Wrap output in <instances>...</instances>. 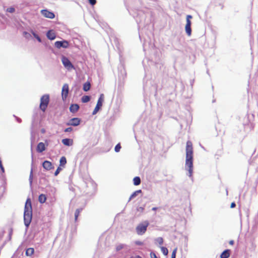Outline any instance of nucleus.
<instances>
[{
    "label": "nucleus",
    "mask_w": 258,
    "mask_h": 258,
    "mask_svg": "<svg viewBox=\"0 0 258 258\" xmlns=\"http://www.w3.org/2000/svg\"><path fill=\"white\" fill-rule=\"evenodd\" d=\"M32 34L33 35V36L37 39V40L39 41V42H41V38H40V37L37 35L35 33H34V32H32Z\"/></svg>",
    "instance_id": "obj_30"
},
{
    "label": "nucleus",
    "mask_w": 258,
    "mask_h": 258,
    "mask_svg": "<svg viewBox=\"0 0 258 258\" xmlns=\"http://www.w3.org/2000/svg\"><path fill=\"white\" fill-rule=\"evenodd\" d=\"M230 255V250H225L220 255V258H228Z\"/></svg>",
    "instance_id": "obj_17"
},
{
    "label": "nucleus",
    "mask_w": 258,
    "mask_h": 258,
    "mask_svg": "<svg viewBox=\"0 0 258 258\" xmlns=\"http://www.w3.org/2000/svg\"><path fill=\"white\" fill-rule=\"evenodd\" d=\"M42 166L43 167L47 170H50L53 168L52 163L50 161L47 160L44 161L42 164Z\"/></svg>",
    "instance_id": "obj_13"
},
{
    "label": "nucleus",
    "mask_w": 258,
    "mask_h": 258,
    "mask_svg": "<svg viewBox=\"0 0 258 258\" xmlns=\"http://www.w3.org/2000/svg\"><path fill=\"white\" fill-rule=\"evenodd\" d=\"M72 131H73V128H72V127H67V128H66L64 130V132H72Z\"/></svg>",
    "instance_id": "obj_34"
},
{
    "label": "nucleus",
    "mask_w": 258,
    "mask_h": 258,
    "mask_svg": "<svg viewBox=\"0 0 258 258\" xmlns=\"http://www.w3.org/2000/svg\"><path fill=\"white\" fill-rule=\"evenodd\" d=\"M88 1L92 6H94L96 4V0H88Z\"/></svg>",
    "instance_id": "obj_33"
},
{
    "label": "nucleus",
    "mask_w": 258,
    "mask_h": 258,
    "mask_svg": "<svg viewBox=\"0 0 258 258\" xmlns=\"http://www.w3.org/2000/svg\"><path fill=\"white\" fill-rule=\"evenodd\" d=\"M104 100V95L103 94L100 95L98 100L95 108L93 111V114H95L102 106V103Z\"/></svg>",
    "instance_id": "obj_6"
},
{
    "label": "nucleus",
    "mask_w": 258,
    "mask_h": 258,
    "mask_svg": "<svg viewBox=\"0 0 258 258\" xmlns=\"http://www.w3.org/2000/svg\"><path fill=\"white\" fill-rule=\"evenodd\" d=\"M79 109V106L77 104H72L70 107V110L72 113L76 112Z\"/></svg>",
    "instance_id": "obj_16"
},
{
    "label": "nucleus",
    "mask_w": 258,
    "mask_h": 258,
    "mask_svg": "<svg viewBox=\"0 0 258 258\" xmlns=\"http://www.w3.org/2000/svg\"><path fill=\"white\" fill-rule=\"evenodd\" d=\"M41 14L45 17L53 19L54 18L55 15L53 13L48 11L47 10H42L41 11Z\"/></svg>",
    "instance_id": "obj_11"
},
{
    "label": "nucleus",
    "mask_w": 258,
    "mask_h": 258,
    "mask_svg": "<svg viewBox=\"0 0 258 258\" xmlns=\"http://www.w3.org/2000/svg\"><path fill=\"white\" fill-rule=\"evenodd\" d=\"M123 247H124L123 244H120L116 246V251H119V250L122 249V248H123Z\"/></svg>",
    "instance_id": "obj_28"
},
{
    "label": "nucleus",
    "mask_w": 258,
    "mask_h": 258,
    "mask_svg": "<svg viewBox=\"0 0 258 258\" xmlns=\"http://www.w3.org/2000/svg\"><path fill=\"white\" fill-rule=\"evenodd\" d=\"M49 102V96L48 94L43 95L40 98V109L44 112Z\"/></svg>",
    "instance_id": "obj_4"
},
{
    "label": "nucleus",
    "mask_w": 258,
    "mask_h": 258,
    "mask_svg": "<svg viewBox=\"0 0 258 258\" xmlns=\"http://www.w3.org/2000/svg\"><path fill=\"white\" fill-rule=\"evenodd\" d=\"M130 258H142V257L139 255H136V256H131Z\"/></svg>",
    "instance_id": "obj_41"
},
{
    "label": "nucleus",
    "mask_w": 258,
    "mask_h": 258,
    "mask_svg": "<svg viewBox=\"0 0 258 258\" xmlns=\"http://www.w3.org/2000/svg\"><path fill=\"white\" fill-rule=\"evenodd\" d=\"M46 200V197L45 195L41 194L39 196L38 201L40 203L43 204V203H45Z\"/></svg>",
    "instance_id": "obj_18"
},
{
    "label": "nucleus",
    "mask_w": 258,
    "mask_h": 258,
    "mask_svg": "<svg viewBox=\"0 0 258 258\" xmlns=\"http://www.w3.org/2000/svg\"><path fill=\"white\" fill-rule=\"evenodd\" d=\"M161 251H162V253L165 255H167V254L168 253V249L166 247H163V246L161 247Z\"/></svg>",
    "instance_id": "obj_25"
},
{
    "label": "nucleus",
    "mask_w": 258,
    "mask_h": 258,
    "mask_svg": "<svg viewBox=\"0 0 258 258\" xmlns=\"http://www.w3.org/2000/svg\"><path fill=\"white\" fill-rule=\"evenodd\" d=\"M61 61L64 67L67 69L71 70L74 68L73 65L67 57L62 56Z\"/></svg>",
    "instance_id": "obj_7"
},
{
    "label": "nucleus",
    "mask_w": 258,
    "mask_h": 258,
    "mask_svg": "<svg viewBox=\"0 0 258 258\" xmlns=\"http://www.w3.org/2000/svg\"><path fill=\"white\" fill-rule=\"evenodd\" d=\"M34 252V249L33 248H28L26 249V255L27 256H31Z\"/></svg>",
    "instance_id": "obj_20"
},
{
    "label": "nucleus",
    "mask_w": 258,
    "mask_h": 258,
    "mask_svg": "<svg viewBox=\"0 0 258 258\" xmlns=\"http://www.w3.org/2000/svg\"><path fill=\"white\" fill-rule=\"evenodd\" d=\"M32 216L31 201L30 198L26 200L24 213V220L25 225L28 227L31 221Z\"/></svg>",
    "instance_id": "obj_2"
},
{
    "label": "nucleus",
    "mask_w": 258,
    "mask_h": 258,
    "mask_svg": "<svg viewBox=\"0 0 258 258\" xmlns=\"http://www.w3.org/2000/svg\"><path fill=\"white\" fill-rule=\"evenodd\" d=\"M30 182H32V171H31L30 175Z\"/></svg>",
    "instance_id": "obj_40"
},
{
    "label": "nucleus",
    "mask_w": 258,
    "mask_h": 258,
    "mask_svg": "<svg viewBox=\"0 0 258 258\" xmlns=\"http://www.w3.org/2000/svg\"><path fill=\"white\" fill-rule=\"evenodd\" d=\"M69 87L67 84H64L62 88L61 97L63 101L66 100L69 94Z\"/></svg>",
    "instance_id": "obj_9"
},
{
    "label": "nucleus",
    "mask_w": 258,
    "mask_h": 258,
    "mask_svg": "<svg viewBox=\"0 0 258 258\" xmlns=\"http://www.w3.org/2000/svg\"><path fill=\"white\" fill-rule=\"evenodd\" d=\"M158 241L159 243L160 244H162L163 242V238L161 237H160L158 239Z\"/></svg>",
    "instance_id": "obj_38"
},
{
    "label": "nucleus",
    "mask_w": 258,
    "mask_h": 258,
    "mask_svg": "<svg viewBox=\"0 0 258 258\" xmlns=\"http://www.w3.org/2000/svg\"><path fill=\"white\" fill-rule=\"evenodd\" d=\"M150 256H151V258H157L156 254L153 252H151L150 253Z\"/></svg>",
    "instance_id": "obj_35"
},
{
    "label": "nucleus",
    "mask_w": 258,
    "mask_h": 258,
    "mask_svg": "<svg viewBox=\"0 0 258 258\" xmlns=\"http://www.w3.org/2000/svg\"><path fill=\"white\" fill-rule=\"evenodd\" d=\"M236 206V204L234 202H232L231 204V205H230V208H235Z\"/></svg>",
    "instance_id": "obj_39"
},
{
    "label": "nucleus",
    "mask_w": 258,
    "mask_h": 258,
    "mask_svg": "<svg viewBox=\"0 0 258 258\" xmlns=\"http://www.w3.org/2000/svg\"><path fill=\"white\" fill-rule=\"evenodd\" d=\"M81 119L78 117H75L71 119L67 123V125L78 126L80 124Z\"/></svg>",
    "instance_id": "obj_10"
},
{
    "label": "nucleus",
    "mask_w": 258,
    "mask_h": 258,
    "mask_svg": "<svg viewBox=\"0 0 258 258\" xmlns=\"http://www.w3.org/2000/svg\"><path fill=\"white\" fill-rule=\"evenodd\" d=\"M120 149H121L120 144L119 143H118L115 146L114 150L116 152H118L120 151Z\"/></svg>",
    "instance_id": "obj_26"
},
{
    "label": "nucleus",
    "mask_w": 258,
    "mask_h": 258,
    "mask_svg": "<svg viewBox=\"0 0 258 258\" xmlns=\"http://www.w3.org/2000/svg\"><path fill=\"white\" fill-rule=\"evenodd\" d=\"M81 100H82V102L87 103L90 101V97L89 96L85 95L82 97Z\"/></svg>",
    "instance_id": "obj_23"
},
{
    "label": "nucleus",
    "mask_w": 258,
    "mask_h": 258,
    "mask_svg": "<svg viewBox=\"0 0 258 258\" xmlns=\"http://www.w3.org/2000/svg\"><path fill=\"white\" fill-rule=\"evenodd\" d=\"M141 190H137L136 191H135L131 196L130 197V199H131L132 198H133L134 197H135V196H136V195H137L138 193H139V192H141Z\"/></svg>",
    "instance_id": "obj_29"
},
{
    "label": "nucleus",
    "mask_w": 258,
    "mask_h": 258,
    "mask_svg": "<svg viewBox=\"0 0 258 258\" xmlns=\"http://www.w3.org/2000/svg\"><path fill=\"white\" fill-rule=\"evenodd\" d=\"M133 181L134 185H138L141 183V179L139 177L136 176L134 178Z\"/></svg>",
    "instance_id": "obj_22"
},
{
    "label": "nucleus",
    "mask_w": 258,
    "mask_h": 258,
    "mask_svg": "<svg viewBox=\"0 0 258 258\" xmlns=\"http://www.w3.org/2000/svg\"><path fill=\"white\" fill-rule=\"evenodd\" d=\"M24 34L26 35V34H28V33H27V32H24Z\"/></svg>",
    "instance_id": "obj_44"
},
{
    "label": "nucleus",
    "mask_w": 258,
    "mask_h": 258,
    "mask_svg": "<svg viewBox=\"0 0 258 258\" xmlns=\"http://www.w3.org/2000/svg\"><path fill=\"white\" fill-rule=\"evenodd\" d=\"M234 240H231L229 242V244L232 245L234 244Z\"/></svg>",
    "instance_id": "obj_42"
},
{
    "label": "nucleus",
    "mask_w": 258,
    "mask_h": 258,
    "mask_svg": "<svg viewBox=\"0 0 258 258\" xmlns=\"http://www.w3.org/2000/svg\"><path fill=\"white\" fill-rule=\"evenodd\" d=\"M46 36L50 40H54L56 37V34L53 30H49L47 32Z\"/></svg>",
    "instance_id": "obj_14"
},
{
    "label": "nucleus",
    "mask_w": 258,
    "mask_h": 258,
    "mask_svg": "<svg viewBox=\"0 0 258 258\" xmlns=\"http://www.w3.org/2000/svg\"><path fill=\"white\" fill-rule=\"evenodd\" d=\"M193 155L192 143L190 141H188L186 144L185 168L188 171L189 177L192 176L193 172Z\"/></svg>",
    "instance_id": "obj_1"
},
{
    "label": "nucleus",
    "mask_w": 258,
    "mask_h": 258,
    "mask_svg": "<svg viewBox=\"0 0 258 258\" xmlns=\"http://www.w3.org/2000/svg\"><path fill=\"white\" fill-rule=\"evenodd\" d=\"M54 46L57 48H67L69 46V43L67 40L57 41L54 43Z\"/></svg>",
    "instance_id": "obj_8"
},
{
    "label": "nucleus",
    "mask_w": 258,
    "mask_h": 258,
    "mask_svg": "<svg viewBox=\"0 0 258 258\" xmlns=\"http://www.w3.org/2000/svg\"><path fill=\"white\" fill-rule=\"evenodd\" d=\"M61 169L58 167L54 172V175L57 176L58 175V174L59 173Z\"/></svg>",
    "instance_id": "obj_32"
},
{
    "label": "nucleus",
    "mask_w": 258,
    "mask_h": 258,
    "mask_svg": "<svg viewBox=\"0 0 258 258\" xmlns=\"http://www.w3.org/2000/svg\"><path fill=\"white\" fill-rule=\"evenodd\" d=\"M135 243L138 245H143V242L141 241H135Z\"/></svg>",
    "instance_id": "obj_37"
},
{
    "label": "nucleus",
    "mask_w": 258,
    "mask_h": 258,
    "mask_svg": "<svg viewBox=\"0 0 258 258\" xmlns=\"http://www.w3.org/2000/svg\"><path fill=\"white\" fill-rule=\"evenodd\" d=\"M0 168L1 169V170H2V172L4 173L5 172V169H4V168L3 166L2 161H0Z\"/></svg>",
    "instance_id": "obj_36"
},
{
    "label": "nucleus",
    "mask_w": 258,
    "mask_h": 258,
    "mask_svg": "<svg viewBox=\"0 0 258 258\" xmlns=\"http://www.w3.org/2000/svg\"><path fill=\"white\" fill-rule=\"evenodd\" d=\"M46 149V146L43 142H40L38 144L36 148V150L38 153H41L44 151Z\"/></svg>",
    "instance_id": "obj_12"
},
{
    "label": "nucleus",
    "mask_w": 258,
    "mask_h": 258,
    "mask_svg": "<svg viewBox=\"0 0 258 258\" xmlns=\"http://www.w3.org/2000/svg\"><path fill=\"white\" fill-rule=\"evenodd\" d=\"M15 8H14L13 7H10L7 9V12L12 13L15 12Z\"/></svg>",
    "instance_id": "obj_31"
},
{
    "label": "nucleus",
    "mask_w": 258,
    "mask_h": 258,
    "mask_svg": "<svg viewBox=\"0 0 258 258\" xmlns=\"http://www.w3.org/2000/svg\"><path fill=\"white\" fill-rule=\"evenodd\" d=\"M62 143L63 145L70 146L73 144V140L70 139H64L62 140Z\"/></svg>",
    "instance_id": "obj_15"
},
{
    "label": "nucleus",
    "mask_w": 258,
    "mask_h": 258,
    "mask_svg": "<svg viewBox=\"0 0 258 258\" xmlns=\"http://www.w3.org/2000/svg\"><path fill=\"white\" fill-rule=\"evenodd\" d=\"M177 250V247L173 249V250L172 252V254H171V258H175L176 257V253Z\"/></svg>",
    "instance_id": "obj_27"
},
{
    "label": "nucleus",
    "mask_w": 258,
    "mask_h": 258,
    "mask_svg": "<svg viewBox=\"0 0 258 258\" xmlns=\"http://www.w3.org/2000/svg\"><path fill=\"white\" fill-rule=\"evenodd\" d=\"M81 211V209H78L76 210L75 213V221H77L78 216H79L80 212Z\"/></svg>",
    "instance_id": "obj_24"
},
{
    "label": "nucleus",
    "mask_w": 258,
    "mask_h": 258,
    "mask_svg": "<svg viewBox=\"0 0 258 258\" xmlns=\"http://www.w3.org/2000/svg\"><path fill=\"white\" fill-rule=\"evenodd\" d=\"M157 207H154L152 208L153 211H156V210H157Z\"/></svg>",
    "instance_id": "obj_43"
},
{
    "label": "nucleus",
    "mask_w": 258,
    "mask_h": 258,
    "mask_svg": "<svg viewBox=\"0 0 258 258\" xmlns=\"http://www.w3.org/2000/svg\"><path fill=\"white\" fill-rule=\"evenodd\" d=\"M192 17L191 15H187L186 18V24L185 26V30L186 34L188 36H190L191 34V22L190 19H192Z\"/></svg>",
    "instance_id": "obj_5"
},
{
    "label": "nucleus",
    "mask_w": 258,
    "mask_h": 258,
    "mask_svg": "<svg viewBox=\"0 0 258 258\" xmlns=\"http://www.w3.org/2000/svg\"><path fill=\"white\" fill-rule=\"evenodd\" d=\"M60 166H64L67 163V159L65 157L62 156L60 158L59 160Z\"/></svg>",
    "instance_id": "obj_21"
},
{
    "label": "nucleus",
    "mask_w": 258,
    "mask_h": 258,
    "mask_svg": "<svg viewBox=\"0 0 258 258\" xmlns=\"http://www.w3.org/2000/svg\"><path fill=\"white\" fill-rule=\"evenodd\" d=\"M90 88H91V84L89 82H86L83 85V89L84 91H89L90 89Z\"/></svg>",
    "instance_id": "obj_19"
},
{
    "label": "nucleus",
    "mask_w": 258,
    "mask_h": 258,
    "mask_svg": "<svg viewBox=\"0 0 258 258\" xmlns=\"http://www.w3.org/2000/svg\"><path fill=\"white\" fill-rule=\"evenodd\" d=\"M149 225V223L148 221L140 223L136 228L137 233L141 235L144 234L146 232Z\"/></svg>",
    "instance_id": "obj_3"
}]
</instances>
